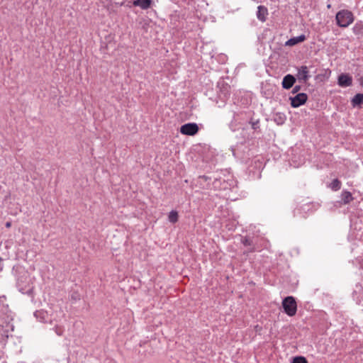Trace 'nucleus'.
<instances>
[{
    "mask_svg": "<svg viewBox=\"0 0 363 363\" xmlns=\"http://www.w3.org/2000/svg\"><path fill=\"white\" fill-rule=\"evenodd\" d=\"M335 19L340 27L346 28L354 21V15L350 11L343 9L337 13Z\"/></svg>",
    "mask_w": 363,
    "mask_h": 363,
    "instance_id": "obj_1",
    "label": "nucleus"
},
{
    "mask_svg": "<svg viewBox=\"0 0 363 363\" xmlns=\"http://www.w3.org/2000/svg\"><path fill=\"white\" fill-rule=\"evenodd\" d=\"M284 312L289 316H294L297 311V304L293 296H287L282 301Z\"/></svg>",
    "mask_w": 363,
    "mask_h": 363,
    "instance_id": "obj_2",
    "label": "nucleus"
},
{
    "mask_svg": "<svg viewBox=\"0 0 363 363\" xmlns=\"http://www.w3.org/2000/svg\"><path fill=\"white\" fill-rule=\"evenodd\" d=\"M291 106L293 108H298L303 105L308 100V96L305 93H299L294 96H290Z\"/></svg>",
    "mask_w": 363,
    "mask_h": 363,
    "instance_id": "obj_3",
    "label": "nucleus"
},
{
    "mask_svg": "<svg viewBox=\"0 0 363 363\" xmlns=\"http://www.w3.org/2000/svg\"><path fill=\"white\" fill-rule=\"evenodd\" d=\"M199 131V127L196 123H189L181 126L180 132L183 135H194Z\"/></svg>",
    "mask_w": 363,
    "mask_h": 363,
    "instance_id": "obj_4",
    "label": "nucleus"
},
{
    "mask_svg": "<svg viewBox=\"0 0 363 363\" xmlns=\"http://www.w3.org/2000/svg\"><path fill=\"white\" fill-rule=\"evenodd\" d=\"M296 77L299 82H306L311 77L307 66H301L298 69Z\"/></svg>",
    "mask_w": 363,
    "mask_h": 363,
    "instance_id": "obj_5",
    "label": "nucleus"
},
{
    "mask_svg": "<svg viewBox=\"0 0 363 363\" xmlns=\"http://www.w3.org/2000/svg\"><path fill=\"white\" fill-rule=\"evenodd\" d=\"M337 84L341 87L350 86L352 84V77L348 74H341L338 77Z\"/></svg>",
    "mask_w": 363,
    "mask_h": 363,
    "instance_id": "obj_6",
    "label": "nucleus"
},
{
    "mask_svg": "<svg viewBox=\"0 0 363 363\" xmlns=\"http://www.w3.org/2000/svg\"><path fill=\"white\" fill-rule=\"evenodd\" d=\"M295 82H296V78L293 75H291L290 74H286L282 80V83H281L282 87L285 89H289L290 88H291L293 86Z\"/></svg>",
    "mask_w": 363,
    "mask_h": 363,
    "instance_id": "obj_7",
    "label": "nucleus"
},
{
    "mask_svg": "<svg viewBox=\"0 0 363 363\" xmlns=\"http://www.w3.org/2000/svg\"><path fill=\"white\" fill-rule=\"evenodd\" d=\"M234 184V181H230V183L228 182H225L223 180V182L221 183L220 179H216L213 182V186L216 189H227L228 188H230Z\"/></svg>",
    "mask_w": 363,
    "mask_h": 363,
    "instance_id": "obj_8",
    "label": "nucleus"
},
{
    "mask_svg": "<svg viewBox=\"0 0 363 363\" xmlns=\"http://www.w3.org/2000/svg\"><path fill=\"white\" fill-rule=\"evenodd\" d=\"M132 4L134 6L145 10L150 7L152 0H133Z\"/></svg>",
    "mask_w": 363,
    "mask_h": 363,
    "instance_id": "obj_9",
    "label": "nucleus"
},
{
    "mask_svg": "<svg viewBox=\"0 0 363 363\" xmlns=\"http://www.w3.org/2000/svg\"><path fill=\"white\" fill-rule=\"evenodd\" d=\"M306 40V35H301L297 37H294L288 40L286 43V45L288 46H293L299 43L303 42Z\"/></svg>",
    "mask_w": 363,
    "mask_h": 363,
    "instance_id": "obj_10",
    "label": "nucleus"
},
{
    "mask_svg": "<svg viewBox=\"0 0 363 363\" xmlns=\"http://www.w3.org/2000/svg\"><path fill=\"white\" fill-rule=\"evenodd\" d=\"M267 15V9L264 6H259L257 7V17L259 20L264 21L266 16Z\"/></svg>",
    "mask_w": 363,
    "mask_h": 363,
    "instance_id": "obj_11",
    "label": "nucleus"
},
{
    "mask_svg": "<svg viewBox=\"0 0 363 363\" xmlns=\"http://www.w3.org/2000/svg\"><path fill=\"white\" fill-rule=\"evenodd\" d=\"M351 104L353 107L360 106L363 104V94H357L351 99Z\"/></svg>",
    "mask_w": 363,
    "mask_h": 363,
    "instance_id": "obj_12",
    "label": "nucleus"
},
{
    "mask_svg": "<svg viewBox=\"0 0 363 363\" xmlns=\"http://www.w3.org/2000/svg\"><path fill=\"white\" fill-rule=\"evenodd\" d=\"M341 198L344 204H348L354 199L352 194L348 191H343L341 194Z\"/></svg>",
    "mask_w": 363,
    "mask_h": 363,
    "instance_id": "obj_13",
    "label": "nucleus"
},
{
    "mask_svg": "<svg viewBox=\"0 0 363 363\" xmlns=\"http://www.w3.org/2000/svg\"><path fill=\"white\" fill-rule=\"evenodd\" d=\"M352 30L356 35L363 34V22L357 21L352 28Z\"/></svg>",
    "mask_w": 363,
    "mask_h": 363,
    "instance_id": "obj_14",
    "label": "nucleus"
},
{
    "mask_svg": "<svg viewBox=\"0 0 363 363\" xmlns=\"http://www.w3.org/2000/svg\"><path fill=\"white\" fill-rule=\"evenodd\" d=\"M178 212L177 211L172 210L169 212L168 215V220L172 223H175L178 221Z\"/></svg>",
    "mask_w": 363,
    "mask_h": 363,
    "instance_id": "obj_15",
    "label": "nucleus"
},
{
    "mask_svg": "<svg viewBox=\"0 0 363 363\" xmlns=\"http://www.w3.org/2000/svg\"><path fill=\"white\" fill-rule=\"evenodd\" d=\"M329 187L336 191L341 188V182L337 179H335L330 184Z\"/></svg>",
    "mask_w": 363,
    "mask_h": 363,
    "instance_id": "obj_16",
    "label": "nucleus"
},
{
    "mask_svg": "<svg viewBox=\"0 0 363 363\" xmlns=\"http://www.w3.org/2000/svg\"><path fill=\"white\" fill-rule=\"evenodd\" d=\"M292 363H308L303 357H296L294 358Z\"/></svg>",
    "mask_w": 363,
    "mask_h": 363,
    "instance_id": "obj_17",
    "label": "nucleus"
},
{
    "mask_svg": "<svg viewBox=\"0 0 363 363\" xmlns=\"http://www.w3.org/2000/svg\"><path fill=\"white\" fill-rule=\"evenodd\" d=\"M252 128L254 130H257L259 128V121L257 120L256 121H251L250 122Z\"/></svg>",
    "mask_w": 363,
    "mask_h": 363,
    "instance_id": "obj_18",
    "label": "nucleus"
},
{
    "mask_svg": "<svg viewBox=\"0 0 363 363\" xmlns=\"http://www.w3.org/2000/svg\"><path fill=\"white\" fill-rule=\"evenodd\" d=\"M45 313L43 311H36L34 313V315L38 318L39 317H40V320L41 321H43V315H44Z\"/></svg>",
    "mask_w": 363,
    "mask_h": 363,
    "instance_id": "obj_19",
    "label": "nucleus"
},
{
    "mask_svg": "<svg viewBox=\"0 0 363 363\" xmlns=\"http://www.w3.org/2000/svg\"><path fill=\"white\" fill-rule=\"evenodd\" d=\"M242 244L245 246H251L252 245V240L250 238H245L242 240Z\"/></svg>",
    "mask_w": 363,
    "mask_h": 363,
    "instance_id": "obj_20",
    "label": "nucleus"
},
{
    "mask_svg": "<svg viewBox=\"0 0 363 363\" xmlns=\"http://www.w3.org/2000/svg\"><path fill=\"white\" fill-rule=\"evenodd\" d=\"M55 330L56 334L59 336H61L64 332V330L61 327H56Z\"/></svg>",
    "mask_w": 363,
    "mask_h": 363,
    "instance_id": "obj_21",
    "label": "nucleus"
},
{
    "mask_svg": "<svg viewBox=\"0 0 363 363\" xmlns=\"http://www.w3.org/2000/svg\"><path fill=\"white\" fill-rule=\"evenodd\" d=\"M301 86L300 85H296L293 87V89H292V94H298V92L301 90Z\"/></svg>",
    "mask_w": 363,
    "mask_h": 363,
    "instance_id": "obj_22",
    "label": "nucleus"
},
{
    "mask_svg": "<svg viewBox=\"0 0 363 363\" xmlns=\"http://www.w3.org/2000/svg\"><path fill=\"white\" fill-rule=\"evenodd\" d=\"M11 222H6V223H5V226H6V228H10V227H11Z\"/></svg>",
    "mask_w": 363,
    "mask_h": 363,
    "instance_id": "obj_23",
    "label": "nucleus"
},
{
    "mask_svg": "<svg viewBox=\"0 0 363 363\" xmlns=\"http://www.w3.org/2000/svg\"><path fill=\"white\" fill-rule=\"evenodd\" d=\"M22 280L21 279H18V286L21 287V283Z\"/></svg>",
    "mask_w": 363,
    "mask_h": 363,
    "instance_id": "obj_24",
    "label": "nucleus"
},
{
    "mask_svg": "<svg viewBox=\"0 0 363 363\" xmlns=\"http://www.w3.org/2000/svg\"><path fill=\"white\" fill-rule=\"evenodd\" d=\"M360 84L363 86V77L360 79Z\"/></svg>",
    "mask_w": 363,
    "mask_h": 363,
    "instance_id": "obj_25",
    "label": "nucleus"
}]
</instances>
